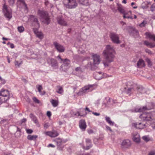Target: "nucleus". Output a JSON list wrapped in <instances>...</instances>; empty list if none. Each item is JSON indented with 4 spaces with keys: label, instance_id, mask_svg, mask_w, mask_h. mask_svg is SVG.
<instances>
[{
    "label": "nucleus",
    "instance_id": "obj_1",
    "mask_svg": "<svg viewBox=\"0 0 155 155\" xmlns=\"http://www.w3.org/2000/svg\"><path fill=\"white\" fill-rule=\"evenodd\" d=\"M115 52L113 47L110 45L106 46V49L103 52V54L107 62L110 63L113 61L115 58Z\"/></svg>",
    "mask_w": 155,
    "mask_h": 155
},
{
    "label": "nucleus",
    "instance_id": "obj_2",
    "mask_svg": "<svg viewBox=\"0 0 155 155\" xmlns=\"http://www.w3.org/2000/svg\"><path fill=\"white\" fill-rule=\"evenodd\" d=\"M38 14L43 22L47 25L50 23V19L48 14L46 12L39 10L38 11Z\"/></svg>",
    "mask_w": 155,
    "mask_h": 155
},
{
    "label": "nucleus",
    "instance_id": "obj_3",
    "mask_svg": "<svg viewBox=\"0 0 155 155\" xmlns=\"http://www.w3.org/2000/svg\"><path fill=\"white\" fill-rule=\"evenodd\" d=\"M62 3L65 7L70 9H74L78 5L76 0H63Z\"/></svg>",
    "mask_w": 155,
    "mask_h": 155
},
{
    "label": "nucleus",
    "instance_id": "obj_4",
    "mask_svg": "<svg viewBox=\"0 0 155 155\" xmlns=\"http://www.w3.org/2000/svg\"><path fill=\"white\" fill-rule=\"evenodd\" d=\"M57 58L61 63H63L61 66V68L62 70L65 71L69 67L71 61L69 59L67 58L62 59L59 55L57 57Z\"/></svg>",
    "mask_w": 155,
    "mask_h": 155
},
{
    "label": "nucleus",
    "instance_id": "obj_5",
    "mask_svg": "<svg viewBox=\"0 0 155 155\" xmlns=\"http://www.w3.org/2000/svg\"><path fill=\"white\" fill-rule=\"evenodd\" d=\"M2 10L5 16L9 21L12 17V9L5 3L3 5Z\"/></svg>",
    "mask_w": 155,
    "mask_h": 155
},
{
    "label": "nucleus",
    "instance_id": "obj_6",
    "mask_svg": "<svg viewBox=\"0 0 155 155\" xmlns=\"http://www.w3.org/2000/svg\"><path fill=\"white\" fill-rule=\"evenodd\" d=\"M140 118L143 120L150 121L154 119L155 117V112L151 113H143L140 116Z\"/></svg>",
    "mask_w": 155,
    "mask_h": 155
},
{
    "label": "nucleus",
    "instance_id": "obj_7",
    "mask_svg": "<svg viewBox=\"0 0 155 155\" xmlns=\"http://www.w3.org/2000/svg\"><path fill=\"white\" fill-rule=\"evenodd\" d=\"M95 85L94 84L86 85L80 90L78 94V95H81L88 92L91 91L94 89Z\"/></svg>",
    "mask_w": 155,
    "mask_h": 155
},
{
    "label": "nucleus",
    "instance_id": "obj_8",
    "mask_svg": "<svg viewBox=\"0 0 155 155\" xmlns=\"http://www.w3.org/2000/svg\"><path fill=\"white\" fill-rule=\"evenodd\" d=\"M110 37L114 43L117 44L120 43L119 35L115 32H111L110 35Z\"/></svg>",
    "mask_w": 155,
    "mask_h": 155
},
{
    "label": "nucleus",
    "instance_id": "obj_9",
    "mask_svg": "<svg viewBox=\"0 0 155 155\" xmlns=\"http://www.w3.org/2000/svg\"><path fill=\"white\" fill-rule=\"evenodd\" d=\"M137 85L135 84H131L130 87L127 86V89L126 91V92L129 95L134 92L136 93V89L137 88Z\"/></svg>",
    "mask_w": 155,
    "mask_h": 155
},
{
    "label": "nucleus",
    "instance_id": "obj_10",
    "mask_svg": "<svg viewBox=\"0 0 155 155\" xmlns=\"http://www.w3.org/2000/svg\"><path fill=\"white\" fill-rule=\"evenodd\" d=\"M126 30L128 31L130 35L133 36L135 38L137 37L138 36V31L130 26H127L126 28Z\"/></svg>",
    "mask_w": 155,
    "mask_h": 155
},
{
    "label": "nucleus",
    "instance_id": "obj_11",
    "mask_svg": "<svg viewBox=\"0 0 155 155\" xmlns=\"http://www.w3.org/2000/svg\"><path fill=\"white\" fill-rule=\"evenodd\" d=\"M31 21L32 22V25L36 28H39V23L38 22L37 18L35 16L31 15L30 17Z\"/></svg>",
    "mask_w": 155,
    "mask_h": 155
},
{
    "label": "nucleus",
    "instance_id": "obj_12",
    "mask_svg": "<svg viewBox=\"0 0 155 155\" xmlns=\"http://www.w3.org/2000/svg\"><path fill=\"white\" fill-rule=\"evenodd\" d=\"M47 62L54 68L57 69L58 68V64L55 59L49 58L47 60Z\"/></svg>",
    "mask_w": 155,
    "mask_h": 155
},
{
    "label": "nucleus",
    "instance_id": "obj_13",
    "mask_svg": "<svg viewBox=\"0 0 155 155\" xmlns=\"http://www.w3.org/2000/svg\"><path fill=\"white\" fill-rule=\"evenodd\" d=\"M107 74H102V72H95L93 76L95 79L99 80L103 78L107 77Z\"/></svg>",
    "mask_w": 155,
    "mask_h": 155
},
{
    "label": "nucleus",
    "instance_id": "obj_14",
    "mask_svg": "<svg viewBox=\"0 0 155 155\" xmlns=\"http://www.w3.org/2000/svg\"><path fill=\"white\" fill-rule=\"evenodd\" d=\"M53 45L55 48L59 52H63L65 51V48L64 46L56 42H54Z\"/></svg>",
    "mask_w": 155,
    "mask_h": 155
},
{
    "label": "nucleus",
    "instance_id": "obj_15",
    "mask_svg": "<svg viewBox=\"0 0 155 155\" xmlns=\"http://www.w3.org/2000/svg\"><path fill=\"white\" fill-rule=\"evenodd\" d=\"M131 145V142L128 139L124 140L121 144L122 147L123 148H128Z\"/></svg>",
    "mask_w": 155,
    "mask_h": 155
},
{
    "label": "nucleus",
    "instance_id": "obj_16",
    "mask_svg": "<svg viewBox=\"0 0 155 155\" xmlns=\"http://www.w3.org/2000/svg\"><path fill=\"white\" fill-rule=\"evenodd\" d=\"M8 94H7L6 96H8ZM4 94L2 92L0 94V105L2 104L5 102L7 101L10 98V97H8L7 96H3ZM6 96V95H5Z\"/></svg>",
    "mask_w": 155,
    "mask_h": 155
},
{
    "label": "nucleus",
    "instance_id": "obj_17",
    "mask_svg": "<svg viewBox=\"0 0 155 155\" xmlns=\"http://www.w3.org/2000/svg\"><path fill=\"white\" fill-rule=\"evenodd\" d=\"M92 57L94 60V64H98L100 61V58L99 55L97 54L92 55Z\"/></svg>",
    "mask_w": 155,
    "mask_h": 155
},
{
    "label": "nucleus",
    "instance_id": "obj_18",
    "mask_svg": "<svg viewBox=\"0 0 155 155\" xmlns=\"http://www.w3.org/2000/svg\"><path fill=\"white\" fill-rule=\"evenodd\" d=\"M132 125L135 127L139 129H143L146 127L145 124L142 123H139L138 124L137 123H133Z\"/></svg>",
    "mask_w": 155,
    "mask_h": 155
},
{
    "label": "nucleus",
    "instance_id": "obj_19",
    "mask_svg": "<svg viewBox=\"0 0 155 155\" xmlns=\"http://www.w3.org/2000/svg\"><path fill=\"white\" fill-rule=\"evenodd\" d=\"M79 127L82 131L85 130L87 125L84 120H80L79 123Z\"/></svg>",
    "mask_w": 155,
    "mask_h": 155
},
{
    "label": "nucleus",
    "instance_id": "obj_20",
    "mask_svg": "<svg viewBox=\"0 0 155 155\" xmlns=\"http://www.w3.org/2000/svg\"><path fill=\"white\" fill-rule=\"evenodd\" d=\"M152 108H147L146 107V106H144L142 108L141 107H137L134 110H131V111L132 112H143V111H144L146 110H149L152 109Z\"/></svg>",
    "mask_w": 155,
    "mask_h": 155
},
{
    "label": "nucleus",
    "instance_id": "obj_21",
    "mask_svg": "<svg viewBox=\"0 0 155 155\" xmlns=\"http://www.w3.org/2000/svg\"><path fill=\"white\" fill-rule=\"evenodd\" d=\"M58 146L57 149L59 150H62L64 148V146L62 145V141L60 139H56L55 140Z\"/></svg>",
    "mask_w": 155,
    "mask_h": 155
},
{
    "label": "nucleus",
    "instance_id": "obj_22",
    "mask_svg": "<svg viewBox=\"0 0 155 155\" xmlns=\"http://www.w3.org/2000/svg\"><path fill=\"white\" fill-rule=\"evenodd\" d=\"M58 23L59 25H62L65 26L67 25V23L63 19V18L60 17H58L57 18Z\"/></svg>",
    "mask_w": 155,
    "mask_h": 155
},
{
    "label": "nucleus",
    "instance_id": "obj_23",
    "mask_svg": "<svg viewBox=\"0 0 155 155\" xmlns=\"http://www.w3.org/2000/svg\"><path fill=\"white\" fill-rule=\"evenodd\" d=\"M137 66L138 68L144 67L145 64L144 61L142 59H140L137 63Z\"/></svg>",
    "mask_w": 155,
    "mask_h": 155
},
{
    "label": "nucleus",
    "instance_id": "obj_24",
    "mask_svg": "<svg viewBox=\"0 0 155 155\" xmlns=\"http://www.w3.org/2000/svg\"><path fill=\"white\" fill-rule=\"evenodd\" d=\"M137 88H136V93H143L145 92L144 88L142 86L137 85Z\"/></svg>",
    "mask_w": 155,
    "mask_h": 155
},
{
    "label": "nucleus",
    "instance_id": "obj_25",
    "mask_svg": "<svg viewBox=\"0 0 155 155\" xmlns=\"http://www.w3.org/2000/svg\"><path fill=\"white\" fill-rule=\"evenodd\" d=\"M79 3L83 5L86 6L90 4L89 0H78Z\"/></svg>",
    "mask_w": 155,
    "mask_h": 155
},
{
    "label": "nucleus",
    "instance_id": "obj_26",
    "mask_svg": "<svg viewBox=\"0 0 155 155\" xmlns=\"http://www.w3.org/2000/svg\"><path fill=\"white\" fill-rule=\"evenodd\" d=\"M18 4H20L22 5L25 10H28L27 5L24 0H18Z\"/></svg>",
    "mask_w": 155,
    "mask_h": 155
},
{
    "label": "nucleus",
    "instance_id": "obj_27",
    "mask_svg": "<svg viewBox=\"0 0 155 155\" xmlns=\"http://www.w3.org/2000/svg\"><path fill=\"white\" fill-rule=\"evenodd\" d=\"M145 34L147 38L155 41V35L152 34L149 32H146Z\"/></svg>",
    "mask_w": 155,
    "mask_h": 155
},
{
    "label": "nucleus",
    "instance_id": "obj_28",
    "mask_svg": "<svg viewBox=\"0 0 155 155\" xmlns=\"http://www.w3.org/2000/svg\"><path fill=\"white\" fill-rule=\"evenodd\" d=\"M36 87L38 89V91L39 92L40 94L42 95L45 94V91H41V90L43 89L42 86L41 85H37L36 86Z\"/></svg>",
    "mask_w": 155,
    "mask_h": 155
},
{
    "label": "nucleus",
    "instance_id": "obj_29",
    "mask_svg": "<svg viewBox=\"0 0 155 155\" xmlns=\"http://www.w3.org/2000/svg\"><path fill=\"white\" fill-rule=\"evenodd\" d=\"M117 5L118 6L117 10L118 11L121 13L123 14H124L125 12V11L122 6L121 4H117Z\"/></svg>",
    "mask_w": 155,
    "mask_h": 155
},
{
    "label": "nucleus",
    "instance_id": "obj_30",
    "mask_svg": "<svg viewBox=\"0 0 155 155\" xmlns=\"http://www.w3.org/2000/svg\"><path fill=\"white\" fill-rule=\"evenodd\" d=\"M105 119L106 121L110 125H114V122L111 120L110 118L109 117L106 116L105 117Z\"/></svg>",
    "mask_w": 155,
    "mask_h": 155
},
{
    "label": "nucleus",
    "instance_id": "obj_31",
    "mask_svg": "<svg viewBox=\"0 0 155 155\" xmlns=\"http://www.w3.org/2000/svg\"><path fill=\"white\" fill-rule=\"evenodd\" d=\"M133 140L136 142H139L140 141V137L139 134H137L134 136L133 137Z\"/></svg>",
    "mask_w": 155,
    "mask_h": 155
},
{
    "label": "nucleus",
    "instance_id": "obj_32",
    "mask_svg": "<svg viewBox=\"0 0 155 155\" xmlns=\"http://www.w3.org/2000/svg\"><path fill=\"white\" fill-rule=\"evenodd\" d=\"M50 102L54 107H57L58 105V101L54 99H52L50 101Z\"/></svg>",
    "mask_w": 155,
    "mask_h": 155
},
{
    "label": "nucleus",
    "instance_id": "obj_33",
    "mask_svg": "<svg viewBox=\"0 0 155 155\" xmlns=\"http://www.w3.org/2000/svg\"><path fill=\"white\" fill-rule=\"evenodd\" d=\"M38 137L37 135H29L27 137V139L30 140H35Z\"/></svg>",
    "mask_w": 155,
    "mask_h": 155
},
{
    "label": "nucleus",
    "instance_id": "obj_34",
    "mask_svg": "<svg viewBox=\"0 0 155 155\" xmlns=\"http://www.w3.org/2000/svg\"><path fill=\"white\" fill-rule=\"evenodd\" d=\"M57 87L58 89V91H57L56 92L59 94H62L63 92V87L59 86H57Z\"/></svg>",
    "mask_w": 155,
    "mask_h": 155
},
{
    "label": "nucleus",
    "instance_id": "obj_35",
    "mask_svg": "<svg viewBox=\"0 0 155 155\" xmlns=\"http://www.w3.org/2000/svg\"><path fill=\"white\" fill-rule=\"evenodd\" d=\"M30 117L32 120L34 121V122L36 123L37 122L36 117L32 114H30Z\"/></svg>",
    "mask_w": 155,
    "mask_h": 155
},
{
    "label": "nucleus",
    "instance_id": "obj_36",
    "mask_svg": "<svg viewBox=\"0 0 155 155\" xmlns=\"http://www.w3.org/2000/svg\"><path fill=\"white\" fill-rule=\"evenodd\" d=\"M51 132L53 137H56L59 135V133L55 130H53Z\"/></svg>",
    "mask_w": 155,
    "mask_h": 155
},
{
    "label": "nucleus",
    "instance_id": "obj_37",
    "mask_svg": "<svg viewBox=\"0 0 155 155\" xmlns=\"http://www.w3.org/2000/svg\"><path fill=\"white\" fill-rule=\"evenodd\" d=\"M36 35L37 37L41 39H42L43 38V35L41 32H39L37 33Z\"/></svg>",
    "mask_w": 155,
    "mask_h": 155
},
{
    "label": "nucleus",
    "instance_id": "obj_38",
    "mask_svg": "<svg viewBox=\"0 0 155 155\" xmlns=\"http://www.w3.org/2000/svg\"><path fill=\"white\" fill-rule=\"evenodd\" d=\"M145 60L148 64V66L149 67H150L152 65V64L150 59L147 58H146Z\"/></svg>",
    "mask_w": 155,
    "mask_h": 155
},
{
    "label": "nucleus",
    "instance_id": "obj_39",
    "mask_svg": "<svg viewBox=\"0 0 155 155\" xmlns=\"http://www.w3.org/2000/svg\"><path fill=\"white\" fill-rule=\"evenodd\" d=\"M45 134L46 136H49L51 137H53L51 131H46L45 132Z\"/></svg>",
    "mask_w": 155,
    "mask_h": 155
},
{
    "label": "nucleus",
    "instance_id": "obj_40",
    "mask_svg": "<svg viewBox=\"0 0 155 155\" xmlns=\"http://www.w3.org/2000/svg\"><path fill=\"white\" fill-rule=\"evenodd\" d=\"M18 29L19 32L21 33L24 31V28L22 26H19L18 27Z\"/></svg>",
    "mask_w": 155,
    "mask_h": 155
},
{
    "label": "nucleus",
    "instance_id": "obj_41",
    "mask_svg": "<svg viewBox=\"0 0 155 155\" xmlns=\"http://www.w3.org/2000/svg\"><path fill=\"white\" fill-rule=\"evenodd\" d=\"M33 100L35 103L39 104L40 103V101L36 97H34L33 98Z\"/></svg>",
    "mask_w": 155,
    "mask_h": 155
},
{
    "label": "nucleus",
    "instance_id": "obj_42",
    "mask_svg": "<svg viewBox=\"0 0 155 155\" xmlns=\"http://www.w3.org/2000/svg\"><path fill=\"white\" fill-rule=\"evenodd\" d=\"M8 2L11 6H13L15 3V0H8Z\"/></svg>",
    "mask_w": 155,
    "mask_h": 155
},
{
    "label": "nucleus",
    "instance_id": "obj_43",
    "mask_svg": "<svg viewBox=\"0 0 155 155\" xmlns=\"http://www.w3.org/2000/svg\"><path fill=\"white\" fill-rule=\"evenodd\" d=\"M145 51L146 53H148L149 54L151 55L153 54L152 52L148 49H146L145 50Z\"/></svg>",
    "mask_w": 155,
    "mask_h": 155
},
{
    "label": "nucleus",
    "instance_id": "obj_44",
    "mask_svg": "<svg viewBox=\"0 0 155 155\" xmlns=\"http://www.w3.org/2000/svg\"><path fill=\"white\" fill-rule=\"evenodd\" d=\"M143 139L145 141L147 142L149 140L148 137L147 136H144L143 137Z\"/></svg>",
    "mask_w": 155,
    "mask_h": 155
},
{
    "label": "nucleus",
    "instance_id": "obj_45",
    "mask_svg": "<svg viewBox=\"0 0 155 155\" xmlns=\"http://www.w3.org/2000/svg\"><path fill=\"white\" fill-rule=\"evenodd\" d=\"M151 48H152L155 47V43H150V44L149 46Z\"/></svg>",
    "mask_w": 155,
    "mask_h": 155
},
{
    "label": "nucleus",
    "instance_id": "obj_46",
    "mask_svg": "<svg viewBox=\"0 0 155 155\" xmlns=\"http://www.w3.org/2000/svg\"><path fill=\"white\" fill-rule=\"evenodd\" d=\"M73 114L74 115L76 116H81L82 117H83L84 116L83 115H81L79 112H78L77 113H74Z\"/></svg>",
    "mask_w": 155,
    "mask_h": 155
},
{
    "label": "nucleus",
    "instance_id": "obj_47",
    "mask_svg": "<svg viewBox=\"0 0 155 155\" xmlns=\"http://www.w3.org/2000/svg\"><path fill=\"white\" fill-rule=\"evenodd\" d=\"M22 63V62L21 61L20 63H18V61H15V65H17L18 67L20 66V65Z\"/></svg>",
    "mask_w": 155,
    "mask_h": 155
},
{
    "label": "nucleus",
    "instance_id": "obj_48",
    "mask_svg": "<svg viewBox=\"0 0 155 155\" xmlns=\"http://www.w3.org/2000/svg\"><path fill=\"white\" fill-rule=\"evenodd\" d=\"M150 43L149 42H148V41H144V44L145 45H146V46H149L150 44Z\"/></svg>",
    "mask_w": 155,
    "mask_h": 155
},
{
    "label": "nucleus",
    "instance_id": "obj_49",
    "mask_svg": "<svg viewBox=\"0 0 155 155\" xmlns=\"http://www.w3.org/2000/svg\"><path fill=\"white\" fill-rule=\"evenodd\" d=\"M49 126L48 125V124L47 123L45 124L44 125V127L45 129H46L47 128H48V127Z\"/></svg>",
    "mask_w": 155,
    "mask_h": 155
},
{
    "label": "nucleus",
    "instance_id": "obj_50",
    "mask_svg": "<svg viewBox=\"0 0 155 155\" xmlns=\"http://www.w3.org/2000/svg\"><path fill=\"white\" fill-rule=\"evenodd\" d=\"M148 155H155V151H152L150 152Z\"/></svg>",
    "mask_w": 155,
    "mask_h": 155
},
{
    "label": "nucleus",
    "instance_id": "obj_51",
    "mask_svg": "<svg viewBox=\"0 0 155 155\" xmlns=\"http://www.w3.org/2000/svg\"><path fill=\"white\" fill-rule=\"evenodd\" d=\"M33 30L34 33L36 35L37 34V33L39 32L38 31V29L37 28H33Z\"/></svg>",
    "mask_w": 155,
    "mask_h": 155
},
{
    "label": "nucleus",
    "instance_id": "obj_52",
    "mask_svg": "<svg viewBox=\"0 0 155 155\" xmlns=\"http://www.w3.org/2000/svg\"><path fill=\"white\" fill-rule=\"evenodd\" d=\"M106 129L107 130H109L110 132H111L112 131L111 128L109 126H106Z\"/></svg>",
    "mask_w": 155,
    "mask_h": 155
},
{
    "label": "nucleus",
    "instance_id": "obj_53",
    "mask_svg": "<svg viewBox=\"0 0 155 155\" xmlns=\"http://www.w3.org/2000/svg\"><path fill=\"white\" fill-rule=\"evenodd\" d=\"M93 64L91 62H88L87 64L88 67H89L90 68H91Z\"/></svg>",
    "mask_w": 155,
    "mask_h": 155
},
{
    "label": "nucleus",
    "instance_id": "obj_54",
    "mask_svg": "<svg viewBox=\"0 0 155 155\" xmlns=\"http://www.w3.org/2000/svg\"><path fill=\"white\" fill-rule=\"evenodd\" d=\"M27 132L28 134H30L33 132V130L31 129H28L27 130Z\"/></svg>",
    "mask_w": 155,
    "mask_h": 155
},
{
    "label": "nucleus",
    "instance_id": "obj_55",
    "mask_svg": "<svg viewBox=\"0 0 155 155\" xmlns=\"http://www.w3.org/2000/svg\"><path fill=\"white\" fill-rule=\"evenodd\" d=\"M81 68L80 67H77L75 69V70L77 71H79L81 70Z\"/></svg>",
    "mask_w": 155,
    "mask_h": 155
},
{
    "label": "nucleus",
    "instance_id": "obj_56",
    "mask_svg": "<svg viewBox=\"0 0 155 155\" xmlns=\"http://www.w3.org/2000/svg\"><path fill=\"white\" fill-rule=\"evenodd\" d=\"M9 44H10V47L11 48H14V45L13 44H10V42H8L7 44V45H8Z\"/></svg>",
    "mask_w": 155,
    "mask_h": 155
},
{
    "label": "nucleus",
    "instance_id": "obj_57",
    "mask_svg": "<svg viewBox=\"0 0 155 155\" xmlns=\"http://www.w3.org/2000/svg\"><path fill=\"white\" fill-rule=\"evenodd\" d=\"M47 115L48 117H50L51 116V112L50 111H48L47 113Z\"/></svg>",
    "mask_w": 155,
    "mask_h": 155
},
{
    "label": "nucleus",
    "instance_id": "obj_58",
    "mask_svg": "<svg viewBox=\"0 0 155 155\" xmlns=\"http://www.w3.org/2000/svg\"><path fill=\"white\" fill-rule=\"evenodd\" d=\"M92 114L94 115H95L96 116H99L100 115V113H96V112H93Z\"/></svg>",
    "mask_w": 155,
    "mask_h": 155
},
{
    "label": "nucleus",
    "instance_id": "obj_59",
    "mask_svg": "<svg viewBox=\"0 0 155 155\" xmlns=\"http://www.w3.org/2000/svg\"><path fill=\"white\" fill-rule=\"evenodd\" d=\"M92 147L91 145H90L89 146H87L86 147L85 149L86 150H88L90 149Z\"/></svg>",
    "mask_w": 155,
    "mask_h": 155
},
{
    "label": "nucleus",
    "instance_id": "obj_60",
    "mask_svg": "<svg viewBox=\"0 0 155 155\" xmlns=\"http://www.w3.org/2000/svg\"><path fill=\"white\" fill-rule=\"evenodd\" d=\"M48 147H55V146L54 145L51 144H49L48 145Z\"/></svg>",
    "mask_w": 155,
    "mask_h": 155
},
{
    "label": "nucleus",
    "instance_id": "obj_61",
    "mask_svg": "<svg viewBox=\"0 0 155 155\" xmlns=\"http://www.w3.org/2000/svg\"><path fill=\"white\" fill-rule=\"evenodd\" d=\"M88 132L89 134H91L93 133V131L92 130H88Z\"/></svg>",
    "mask_w": 155,
    "mask_h": 155
},
{
    "label": "nucleus",
    "instance_id": "obj_62",
    "mask_svg": "<svg viewBox=\"0 0 155 155\" xmlns=\"http://www.w3.org/2000/svg\"><path fill=\"white\" fill-rule=\"evenodd\" d=\"M85 111H88V112H91V111L90 110L89 108L87 107H86L85 109Z\"/></svg>",
    "mask_w": 155,
    "mask_h": 155
},
{
    "label": "nucleus",
    "instance_id": "obj_63",
    "mask_svg": "<svg viewBox=\"0 0 155 155\" xmlns=\"http://www.w3.org/2000/svg\"><path fill=\"white\" fill-rule=\"evenodd\" d=\"M91 140L89 139H87L86 140V142L87 143H90L91 142Z\"/></svg>",
    "mask_w": 155,
    "mask_h": 155
},
{
    "label": "nucleus",
    "instance_id": "obj_64",
    "mask_svg": "<svg viewBox=\"0 0 155 155\" xmlns=\"http://www.w3.org/2000/svg\"><path fill=\"white\" fill-rule=\"evenodd\" d=\"M1 81H2V83L4 84H5L6 83V81L4 79H3L2 78V80H1Z\"/></svg>",
    "mask_w": 155,
    "mask_h": 155
}]
</instances>
